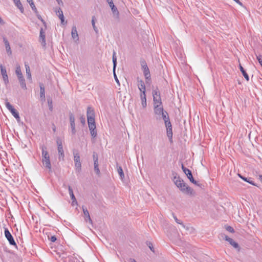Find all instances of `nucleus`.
Wrapping results in <instances>:
<instances>
[{"mask_svg": "<svg viewBox=\"0 0 262 262\" xmlns=\"http://www.w3.org/2000/svg\"><path fill=\"white\" fill-rule=\"evenodd\" d=\"M173 181L182 192L190 195H194L195 194L193 189L188 186L180 177L174 176Z\"/></svg>", "mask_w": 262, "mask_h": 262, "instance_id": "obj_1", "label": "nucleus"}, {"mask_svg": "<svg viewBox=\"0 0 262 262\" xmlns=\"http://www.w3.org/2000/svg\"><path fill=\"white\" fill-rule=\"evenodd\" d=\"M15 73L17 76L19 82L20 83L21 88L24 90L27 89V86L25 82V79L22 74L21 69L19 66H18L16 68Z\"/></svg>", "mask_w": 262, "mask_h": 262, "instance_id": "obj_2", "label": "nucleus"}, {"mask_svg": "<svg viewBox=\"0 0 262 262\" xmlns=\"http://www.w3.org/2000/svg\"><path fill=\"white\" fill-rule=\"evenodd\" d=\"M152 96L154 104H162L160 93L158 88L152 91Z\"/></svg>", "mask_w": 262, "mask_h": 262, "instance_id": "obj_3", "label": "nucleus"}, {"mask_svg": "<svg viewBox=\"0 0 262 262\" xmlns=\"http://www.w3.org/2000/svg\"><path fill=\"white\" fill-rule=\"evenodd\" d=\"M74 161L76 169L79 171L81 169V163L80 162V158L79 154L77 152L74 151Z\"/></svg>", "mask_w": 262, "mask_h": 262, "instance_id": "obj_4", "label": "nucleus"}, {"mask_svg": "<svg viewBox=\"0 0 262 262\" xmlns=\"http://www.w3.org/2000/svg\"><path fill=\"white\" fill-rule=\"evenodd\" d=\"M4 233L5 236L9 241L10 245L16 246V244L13 238V237L7 228L5 229Z\"/></svg>", "mask_w": 262, "mask_h": 262, "instance_id": "obj_5", "label": "nucleus"}, {"mask_svg": "<svg viewBox=\"0 0 262 262\" xmlns=\"http://www.w3.org/2000/svg\"><path fill=\"white\" fill-rule=\"evenodd\" d=\"M141 66L146 79L150 80V74L146 63L145 61L142 62Z\"/></svg>", "mask_w": 262, "mask_h": 262, "instance_id": "obj_6", "label": "nucleus"}, {"mask_svg": "<svg viewBox=\"0 0 262 262\" xmlns=\"http://www.w3.org/2000/svg\"><path fill=\"white\" fill-rule=\"evenodd\" d=\"M69 119H70V126H71V130H72V133L73 135H75L76 134L75 117H74V115L72 113H70Z\"/></svg>", "mask_w": 262, "mask_h": 262, "instance_id": "obj_7", "label": "nucleus"}, {"mask_svg": "<svg viewBox=\"0 0 262 262\" xmlns=\"http://www.w3.org/2000/svg\"><path fill=\"white\" fill-rule=\"evenodd\" d=\"M42 163L43 166L50 171L51 170V164L50 159V156L42 158Z\"/></svg>", "mask_w": 262, "mask_h": 262, "instance_id": "obj_8", "label": "nucleus"}, {"mask_svg": "<svg viewBox=\"0 0 262 262\" xmlns=\"http://www.w3.org/2000/svg\"><path fill=\"white\" fill-rule=\"evenodd\" d=\"M161 104H154V113L156 115L160 116L162 115L163 113L165 112L162 106H161Z\"/></svg>", "mask_w": 262, "mask_h": 262, "instance_id": "obj_9", "label": "nucleus"}, {"mask_svg": "<svg viewBox=\"0 0 262 262\" xmlns=\"http://www.w3.org/2000/svg\"><path fill=\"white\" fill-rule=\"evenodd\" d=\"M182 169L184 173L186 175L187 178L190 181H193V178L191 171L186 167H184V165L182 163Z\"/></svg>", "mask_w": 262, "mask_h": 262, "instance_id": "obj_10", "label": "nucleus"}, {"mask_svg": "<svg viewBox=\"0 0 262 262\" xmlns=\"http://www.w3.org/2000/svg\"><path fill=\"white\" fill-rule=\"evenodd\" d=\"M138 87L141 92L140 94H146V88L144 81L142 80H138Z\"/></svg>", "mask_w": 262, "mask_h": 262, "instance_id": "obj_11", "label": "nucleus"}, {"mask_svg": "<svg viewBox=\"0 0 262 262\" xmlns=\"http://www.w3.org/2000/svg\"><path fill=\"white\" fill-rule=\"evenodd\" d=\"M71 35L72 38L76 42L79 40V36L77 31V28L75 26L72 27Z\"/></svg>", "mask_w": 262, "mask_h": 262, "instance_id": "obj_12", "label": "nucleus"}, {"mask_svg": "<svg viewBox=\"0 0 262 262\" xmlns=\"http://www.w3.org/2000/svg\"><path fill=\"white\" fill-rule=\"evenodd\" d=\"M39 38L40 39L41 43L43 47H45L46 45V36L45 32L43 31V29L41 28L40 30Z\"/></svg>", "mask_w": 262, "mask_h": 262, "instance_id": "obj_13", "label": "nucleus"}, {"mask_svg": "<svg viewBox=\"0 0 262 262\" xmlns=\"http://www.w3.org/2000/svg\"><path fill=\"white\" fill-rule=\"evenodd\" d=\"M3 41L5 43V46L6 47V50L7 54L9 55H11L12 51H11V48H10V44H9L8 40L7 39V38L6 37H4Z\"/></svg>", "mask_w": 262, "mask_h": 262, "instance_id": "obj_14", "label": "nucleus"}, {"mask_svg": "<svg viewBox=\"0 0 262 262\" xmlns=\"http://www.w3.org/2000/svg\"><path fill=\"white\" fill-rule=\"evenodd\" d=\"M57 150L58 152V159L59 160H64V154L63 149V146L57 147Z\"/></svg>", "mask_w": 262, "mask_h": 262, "instance_id": "obj_15", "label": "nucleus"}, {"mask_svg": "<svg viewBox=\"0 0 262 262\" xmlns=\"http://www.w3.org/2000/svg\"><path fill=\"white\" fill-rule=\"evenodd\" d=\"M40 86V97L41 100L42 101H45V87L42 83L39 84Z\"/></svg>", "mask_w": 262, "mask_h": 262, "instance_id": "obj_16", "label": "nucleus"}, {"mask_svg": "<svg viewBox=\"0 0 262 262\" xmlns=\"http://www.w3.org/2000/svg\"><path fill=\"white\" fill-rule=\"evenodd\" d=\"M25 69H26L27 78L28 80L31 81L32 80V76H31V73L30 67L27 62L25 63Z\"/></svg>", "mask_w": 262, "mask_h": 262, "instance_id": "obj_17", "label": "nucleus"}, {"mask_svg": "<svg viewBox=\"0 0 262 262\" xmlns=\"http://www.w3.org/2000/svg\"><path fill=\"white\" fill-rule=\"evenodd\" d=\"M82 210H83V214L85 216V221L89 220L90 223H92V221L90 217V215L89 211L88 210L87 208L82 206Z\"/></svg>", "mask_w": 262, "mask_h": 262, "instance_id": "obj_18", "label": "nucleus"}, {"mask_svg": "<svg viewBox=\"0 0 262 262\" xmlns=\"http://www.w3.org/2000/svg\"><path fill=\"white\" fill-rule=\"evenodd\" d=\"M109 6L114 15L118 16L119 13L117 7L114 5V3H110Z\"/></svg>", "mask_w": 262, "mask_h": 262, "instance_id": "obj_19", "label": "nucleus"}, {"mask_svg": "<svg viewBox=\"0 0 262 262\" xmlns=\"http://www.w3.org/2000/svg\"><path fill=\"white\" fill-rule=\"evenodd\" d=\"M68 190L71 199L72 200V203H74V202H76V203H77L76 199L74 194L73 189L70 186H68Z\"/></svg>", "mask_w": 262, "mask_h": 262, "instance_id": "obj_20", "label": "nucleus"}, {"mask_svg": "<svg viewBox=\"0 0 262 262\" xmlns=\"http://www.w3.org/2000/svg\"><path fill=\"white\" fill-rule=\"evenodd\" d=\"M140 98L143 107H146L147 106L146 94L144 93L143 94H140Z\"/></svg>", "mask_w": 262, "mask_h": 262, "instance_id": "obj_21", "label": "nucleus"}, {"mask_svg": "<svg viewBox=\"0 0 262 262\" xmlns=\"http://www.w3.org/2000/svg\"><path fill=\"white\" fill-rule=\"evenodd\" d=\"M42 158L49 156L46 146L43 145L41 147Z\"/></svg>", "mask_w": 262, "mask_h": 262, "instance_id": "obj_22", "label": "nucleus"}, {"mask_svg": "<svg viewBox=\"0 0 262 262\" xmlns=\"http://www.w3.org/2000/svg\"><path fill=\"white\" fill-rule=\"evenodd\" d=\"M86 115H87V118L95 117V113H94V110L91 107H88L87 108Z\"/></svg>", "mask_w": 262, "mask_h": 262, "instance_id": "obj_23", "label": "nucleus"}, {"mask_svg": "<svg viewBox=\"0 0 262 262\" xmlns=\"http://www.w3.org/2000/svg\"><path fill=\"white\" fill-rule=\"evenodd\" d=\"M89 127H93L95 126V117H88L87 118Z\"/></svg>", "mask_w": 262, "mask_h": 262, "instance_id": "obj_24", "label": "nucleus"}, {"mask_svg": "<svg viewBox=\"0 0 262 262\" xmlns=\"http://www.w3.org/2000/svg\"><path fill=\"white\" fill-rule=\"evenodd\" d=\"M10 112L11 113L12 115L14 116V117L16 118L17 121L18 122H19L20 119V117H19V116L18 112L14 108L12 110H11L10 111Z\"/></svg>", "mask_w": 262, "mask_h": 262, "instance_id": "obj_25", "label": "nucleus"}, {"mask_svg": "<svg viewBox=\"0 0 262 262\" xmlns=\"http://www.w3.org/2000/svg\"><path fill=\"white\" fill-rule=\"evenodd\" d=\"M14 3L21 13L24 12V8L20 0H13Z\"/></svg>", "mask_w": 262, "mask_h": 262, "instance_id": "obj_26", "label": "nucleus"}, {"mask_svg": "<svg viewBox=\"0 0 262 262\" xmlns=\"http://www.w3.org/2000/svg\"><path fill=\"white\" fill-rule=\"evenodd\" d=\"M239 69H240V71L242 72L243 75L244 76L245 78L246 79V80L249 81V77L248 74L246 73V71L244 70V68L241 64L239 65Z\"/></svg>", "mask_w": 262, "mask_h": 262, "instance_id": "obj_27", "label": "nucleus"}, {"mask_svg": "<svg viewBox=\"0 0 262 262\" xmlns=\"http://www.w3.org/2000/svg\"><path fill=\"white\" fill-rule=\"evenodd\" d=\"M90 130L91 136L94 138L97 136V131L96 130V125L93 126V127H89Z\"/></svg>", "mask_w": 262, "mask_h": 262, "instance_id": "obj_28", "label": "nucleus"}, {"mask_svg": "<svg viewBox=\"0 0 262 262\" xmlns=\"http://www.w3.org/2000/svg\"><path fill=\"white\" fill-rule=\"evenodd\" d=\"M167 136L170 140H172V127L166 128Z\"/></svg>", "mask_w": 262, "mask_h": 262, "instance_id": "obj_29", "label": "nucleus"}, {"mask_svg": "<svg viewBox=\"0 0 262 262\" xmlns=\"http://www.w3.org/2000/svg\"><path fill=\"white\" fill-rule=\"evenodd\" d=\"M117 171L121 180L124 178L123 169L121 166H117Z\"/></svg>", "mask_w": 262, "mask_h": 262, "instance_id": "obj_30", "label": "nucleus"}, {"mask_svg": "<svg viewBox=\"0 0 262 262\" xmlns=\"http://www.w3.org/2000/svg\"><path fill=\"white\" fill-rule=\"evenodd\" d=\"M228 242L235 248H237L239 247L238 243L235 242L232 238H228Z\"/></svg>", "mask_w": 262, "mask_h": 262, "instance_id": "obj_31", "label": "nucleus"}, {"mask_svg": "<svg viewBox=\"0 0 262 262\" xmlns=\"http://www.w3.org/2000/svg\"><path fill=\"white\" fill-rule=\"evenodd\" d=\"M242 179L244 181H245V182H247L248 183H249L253 186H256L255 184V183H254V182L252 180H251V178H247L244 177V178H242Z\"/></svg>", "mask_w": 262, "mask_h": 262, "instance_id": "obj_32", "label": "nucleus"}, {"mask_svg": "<svg viewBox=\"0 0 262 262\" xmlns=\"http://www.w3.org/2000/svg\"><path fill=\"white\" fill-rule=\"evenodd\" d=\"M115 52H114L113 56V71H115L117 66V58L115 56Z\"/></svg>", "mask_w": 262, "mask_h": 262, "instance_id": "obj_33", "label": "nucleus"}, {"mask_svg": "<svg viewBox=\"0 0 262 262\" xmlns=\"http://www.w3.org/2000/svg\"><path fill=\"white\" fill-rule=\"evenodd\" d=\"M162 117L164 122H165L166 120H170L168 113L166 111H165V112L162 114Z\"/></svg>", "mask_w": 262, "mask_h": 262, "instance_id": "obj_34", "label": "nucleus"}, {"mask_svg": "<svg viewBox=\"0 0 262 262\" xmlns=\"http://www.w3.org/2000/svg\"><path fill=\"white\" fill-rule=\"evenodd\" d=\"M0 68L2 76L7 75L6 69L2 64H0Z\"/></svg>", "mask_w": 262, "mask_h": 262, "instance_id": "obj_35", "label": "nucleus"}, {"mask_svg": "<svg viewBox=\"0 0 262 262\" xmlns=\"http://www.w3.org/2000/svg\"><path fill=\"white\" fill-rule=\"evenodd\" d=\"M58 17L61 20V24H64L67 23V21L64 22V17L62 11H61V13L58 15Z\"/></svg>", "mask_w": 262, "mask_h": 262, "instance_id": "obj_36", "label": "nucleus"}, {"mask_svg": "<svg viewBox=\"0 0 262 262\" xmlns=\"http://www.w3.org/2000/svg\"><path fill=\"white\" fill-rule=\"evenodd\" d=\"M92 24L93 28L94 30H95V31L96 33H97L98 32V29L95 26V16H93V17H92Z\"/></svg>", "mask_w": 262, "mask_h": 262, "instance_id": "obj_37", "label": "nucleus"}, {"mask_svg": "<svg viewBox=\"0 0 262 262\" xmlns=\"http://www.w3.org/2000/svg\"><path fill=\"white\" fill-rule=\"evenodd\" d=\"M5 105L7 108L10 112L11 110H12L14 107L13 106L10 104L9 102H8L7 100L5 102Z\"/></svg>", "mask_w": 262, "mask_h": 262, "instance_id": "obj_38", "label": "nucleus"}, {"mask_svg": "<svg viewBox=\"0 0 262 262\" xmlns=\"http://www.w3.org/2000/svg\"><path fill=\"white\" fill-rule=\"evenodd\" d=\"M173 217L175 220V221L179 224L181 225L183 227L185 228V225L183 224V223L179 220L178 219L176 216L174 215V214L173 213Z\"/></svg>", "mask_w": 262, "mask_h": 262, "instance_id": "obj_39", "label": "nucleus"}, {"mask_svg": "<svg viewBox=\"0 0 262 262\" xmlns=\"http://www.w3.org/2000/svg\"><path fill=\"white\" fill-rule=\"evenodd\" d=\"M3 79L5 84H7L9 83V78L8 75L2 76Z\"/></svg>", "mask_w": 262, "mask_h": 262, "instance_id": "obj_40", "label": "nucleus"}, {"mask_svg": "<svg viewBox=\"0 0 262 262\" xmlns=\"http://www.w3.org/2000/svg\"><path fill=\"white\" fill-rule=\"evenodd\" d=\"M30 6H31V8H32V10L34 12V13H37V11H37V10L36 8V7H35V5H34V3H33V2H31V3H30Z\"/></svg>", "mask_w": 262, "mask_h": 262, "instance_id": "obj_41", "label": "nucleus"}, {"mask_svg": "<svg viewBox=\"0 0 262 262\" xmlns=\"http://www.w3.org/2000/svg\"><path fill=\"white\" fill-rule=\"evenodd\" d=\"M56 144L57 147L62 146V140L60 138H57L56 139Z\"/></svg>", "mask_w": 262, "mask_h": 262, "instance_id": "obj_42", "label": "nucleus"}, {"mask_svg": "<svg viewBox=\"0 0 262 262\" xmlns=\"http://www.w3.org/2000/svg\"><path fill=\"white\" fill-rule=\"evenodd\" d=\"M48 106L49 110L50 111H52L53 110V105H52V101L51 99H48Z\"/></svg>", "mask_w": 262, "mask_h": 262, "instance_id": "obj_43", "label": "nucleus"}, {"mask_svg": "<svg viewBox=\"0 0 262 262\" xmlns=\"http://www.w3.org/2000/svg\"><path fill=\"white\" fill-rule=\"evenodd\" d=\"M256 58L257 60L258 61V62L260 64V66L262 67V56L261 55H256Z\"/></svg>", "mask_w": 262, "mask_h": 262, "instance_id": "obj_44", "label": "nucleus"}, {"mask_svg": "<svg viewBox=\"0 0 262 262\" xmlns=\"http://www.w3.org/2000/svg\"><path fill=\"white\" fill-rule=\"evenodd\" d=\"M226 229L228 231H229V232H230L231 233H234V230L233 229V228L232 227L230 226H227L226 227Z\"/></svg>", "mask_w": 262, "mask_h": 262, "instance_id": "obj_45", "label": "nucleus"}, {"mask_svg": "<svg viewBox=\"0 0 262 262\" xmlns=\"http://www.w3.org/2000/svg\"><path fill=\"white\" fill-rule=\"evenodd\" d=\"M165 123V125L166 128L172 127L171 123L170 121V120L167 121L166 120Z\"/></svg>", "mask_w": 262, "mask_h": 262, "instance_id": "obj_46", "label": "nucleus"}, {"mask_svg": "<svg viewBox=\"0 0 262 262\" xmlns=\"http://www.w3.org/2000/svg\"><path fill=\"white\" fill-rule=\"evenodd\" d=\"M94 170L97 175L99 176L100 174V171L99 169L98 166H94Z\"/></svg>", "mask_w": 262, "mask_h": 262, "instance_id": "obj_47", "label": "nucleus"}, {"mask_svg": "<svg viewBox=\"0 0 262 262\" xmlns=\"http://www.w3.org/2000/svg\"><path fill=\"white\" fill-rule=\"evenodd\" d=\"M147 244L148 247L149 248V249L151 250V251H152V252H155L154 248V247H153L152 244L150 242H148Z\"/></svg>", "mask_w": 262, "mask_h": 262, "instance_id": "obj_48", "label": "nucleus"}, {"mask_svg": "<svg viewBox=\"0 0 262 262\" xmlns=\"http://www.w3.org/2000/svg\"><path fill=\"white\" fill-rule=\"evenodd\" d=\"M36 16H37V17L42 22H43V23H45V21L44 20H43V19L42 18L41 16H40V15L39 14L38 12L37 11V13H35Z\"/></svg>", "mask_w": 262, "mask_h": 262, "instance_id": "obj_49", "label": "nucleus"}, {"mask_svg": "<svg viewBox=\"0 0 262 262\" xmlns=\"http://www.w3.org/2000/svg\"><path fill=\"white\" fill-rule=\"evenodd\" d=\"M49 239L52 242H55L57 240V238L55 235L52 236Z\"/></svg>", "mask_w": 262, "mask_h": 262, "instance_id": "obj_50", "label": "nucleus"}, {"mask_svg": "<svg viewBox=\"0 0 262 262\" xmlns=\"http://www.w3.org/2000/svg\"><path fill=\"white\" fill-rule=\"evenodd\" d=\"M93 160H98V156L95 152H93Z\"/></svg>", "mask_w": 262, "mask_h": 262, "instance_id": "obj_51", "label": "nucleus"}, {"mask_svg": "<svg viewBox=\"0 0 262 262\" xmlns=\"http://www.w3.org/2000/svg\"><path fill=\"white\" fill-rule=\"evenodd\" d=\"M61 11H62L61 8H58V9H55V12L57 15H59L60 13H61Z\"/></svg>", "mask_w": 262, "mask_h": 262, "instance_id": "obj_52", "label": "nucleus"}, {"mask_svg": "<svg viewBox=\"0 0 262 262\" xmlns=\"http://www.w3.org/2000/svg\"><path fill=\"white\" fill-rule=\"evenodd\" d=\"M80 122L82 124H84L85 123V118L83 117V116H81L80 118Z\"/></svg>", "mask_w": 262, "mask_h": 262, "instance_id": "obj_53", "label": "nucleus"}, {"mask_svg": "<svg viewBox=\"0 0 262 262\" xmlns=\"http://www.w3.org/2000/svg\"><path fill=\"white\" fill-rule=\"evenodd\" d=\"M113 74H114V78H115V79L116 81L118 83H119V80H118V78H117V75H116V74L115 71H113Z\"/></svg>", "mask_w": 262, "mask_h": 262, "instance_id": "obj_54", "label": "nucleus"}, {"mask_svg": "<svg viewBox=\"0 0 262 262\" xmlns=\"http://www.w3.org/2000/svg\"><path fill=\"white\" fill-rule=\"evenodd\" d=\"M190 182L196 185L200 186V184L198 183V182L196 181L194 179L193 181L190 180Z\"/></svg>", "mask_w": 262, "mask_h": 262, "instance_id": "obj_55", "label": "nucleus"}, {"mask_svg": "<svg viewBox=\"0 0 262 262\" xmlns=\"http://www.w3.org/2000/svg\"><path fill=\"white\" fill-rule=\"evenodd\" d=\"M94 166H99L98 160H94Z\"/></svg>", "mask_w": 262, "mask_h": 262, "instance_id": "obj_56", "label": "nucleus"}, {"mask_svg": "<svg viewBox=\"0 0 262 262\" xmlns=\"http://www.w3.org/2000/svg\"><path fill=\"white\" fill-rule=\"evenodd\" d=\"M234 2H235L237 4L239 5L240 6H243V4L239 1V0H233Z\"/></svg>", "mask_w": 262, "mask_h": 262, "instance_id": "obj_57", "label": "nucleus"}, {"mask_svg": "<svg viewBox=\"0 0 262 262\" xmlns=\"http://www.w3.org/2000/svg\"><path fill=\"white\" fill-rule=\"evenodd\" d=\"M56 1L57 2L58 4L59 5H63V2H62L61 0H56Z\"/></svg>", "mask_w": 262, "mask_h": 262, "instance_id": "obj_58", "label": "nucleus"}, {"mask_svg": "<svg viewBox=\"0 0 262 262\" xmlns=\"http://www.w3.org/2000/svg\"><path fill=\"white\" fill-rule=\"evenodd\" d=\"M226 241L228 242V238H231L230 237H228L227 235H225V237L224 238Z\"/></svg>", "mask_w": 262, "mask_h": 262, "instance_id": "obj_59", "label": "nucleus"}, {"mask_svg": "<svg viewBox=\"0 0 262 262\" xmlns=\"http://www.w3.org/2000/svg\"><path fill=\"white\" fill-rule=\"evenodd\" d=\"M258 180L262 183V175L258 176Z\"/></svg>", "mask_w": 262, "mask_h": 262, "instance_id": "obj_60", "label": "nucleus"}, {"mask_svg": "<svg viewBox=\"0 0 262 262\" xmlns=\"http://www.w3.org/2000/svg\"><path fill=\"white\" fill-rule=\"evenodd\" d=\"M0 24H4V20L2 19V18L1 17H0Z\"/></svg>", "mask_w": 262, "mask_h": 262, "instance_id": "obj_61", "label": "nucleus"}, {"mask_svg": "<svg viewBox=\"0 0 262 262\" xmlns=\"http://www.w3.org/2000/svg\"><path fill=\"white\" fill-rule=\"evenodd\" d=\"M130 262H137L135 259H132V258L130 259Z\"/></svg>", "mask_w": 262, "mask_h": 262, "instance_id": "obj_62", "label": "nucleus"}, {"mask_svg": "<svg viewBox=\"0 0 262 262\" xmlns=\"http://www.w3.org/2000/svg\"><path fill=\"white\" fill-rule=\"evenodd\" d=\"M108 4H110V3H113V0H106Z\"/></svg>", "mask_w": 262, "mask_h": 262, "instance_id": "obj_63", "label": "nucleus"}, {"mask_svg": "<svg viewBox=\"0 0 262 262\" xmlns=\"http://www.w3.org/2000/svg\"><path fill=\"white\" fill-rule=\"evenodd\" d=\"M27 1L29 3L30 5L31 2H33L32 0H27Z\"/></svg>", "mask_w": 262, "mask_h": 262, "instance_id": "obj_64", "label": "nucleus"}]
</instances>
